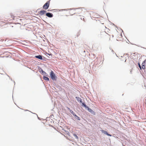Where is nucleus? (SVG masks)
<instances>
[{
  "label": "nucleus",
  "mask_w": 146,
  "mask_h": 146,
  "mask_svg": "<svg viewBox=\"0 0 146 146\" xmlns=\"http://www.w3.org/2000/svg\"><path fill=\"white\" fill-rule=\"evenodd\" d=\"M73 135L76 139H78V137L77 135L76 134H74Z\"/></svg>",
  "instance_id": "2eb2a0df"
},
{
  "label": "nucleus",
  "mask_w": 146,
  "mask_h": 146,
  "mask_svg": "<svg viewBox=\"0 0 146 146\" xmlns=\"http://www.w3.org/2000/svg\"><path fill=\"white\" fill-rule=\"evenodd\" d=\"M145 64V63H143V61L142 62V64H141V67L142 69H144L145 68V64Z\"/></svg>",
  "instance_id": "4468645a"
},
{
  "label": "nucleus",
  "mask_w": 146,
  "mask_h": 146,
  "mask_svg": "<svg viewBox=\"0 0 146 146\" xmlns=\"http://www.w3.org/2000/svg\"><path fill=\"white\" fill-rule=\"evenodd\" d=\"M67 109H68L69 110V111H70H70H72V110H70L69 108H68V107H67Z\"/></svg>",
  "instance_id": "aec40b11"
},
{
  "label": "nucleus",
  "mask_w": 146,
  "mask_h": 146,
  "mask_svg": "<svg viewBox=\"0 0 146 146\" xmlns=\"http://www.w3.org/2000/svg\"><path fill=\"white\" fill-rule=\"evenodd\" d=\"M42 57V56L41 55H38L35 56V57L36 58L41 60V59H43Z\"/></svg>",
  "instance_id": "6e6552de"
},
{
  "label": "nucleus",
  "mask_w": 146,
  "mask_h": 146,
  "mask_svg": "<svg viewBox=\"0 0 146 146\" xmlns=\"http://www.w3.org/2000/svg\"><path fill=\"white\" fill-rule=\"evenodd\" d=\"M70 113L71 114H72V115H73L75 117L76 119L78 120H80V117H78L75 114L74 112L70 110Z\"/></svg>",
  "instance_id": "7ed1b4c3"
},
{
  "label": "nucleus",
  "mask_w": 146,
  "mask_h": 146,
  "mask_svg": "<svg viewBox=\"0 0 146 146\" xmlns=\"http://www.w3.org/2000/svg\"><path fill=\"white\" fill-rule=\"evenodd\" d=\"M86 109H87L88 111L90 113L94 115H96V113L94 112L92 109L88 107Z\"/></svg>",
  "instance_id": "20e7f679"
},
{
  "label": "nucleus",
  "mask_w": 146,
  "mask_h": 146,
  "mask_svg": "<svg viewBox=\"0 0 146 146\" xmlns=\"http://www.w3.org/2000/svg\"><path fill=\"white\" fill-rule=\"evenodd\" d=\"M67 11V9H61V10H60V11Z\"/></svg>",
  "instance_id": "f3484780"
},
{
  "label": "nucleus",
  "mask_w": 146,
  "mask_h": 146,
  "mask_svg": "<svg viewBox=\"0 0 146 146\" xmlns=\"http://www.w3.org/2000/svg\"><path fill=\"white\" fill-rule=\"evenodd\" d=\"M75 98L78 102L80 103H82V99L80 98L79 97H76Z\"/></svg>",
  "instance_id": "f8f14e48"
},
{
  "label": "nucleus",
  "mask_w": 146,
  "mask_h": 146,
  "mask_svg": "<svg viewBox=\"0 0 146 146\" xmlns=\"http://www.w3.org/2000/svg\"><path fill=\"white\" fill-rule=\"evenodd\" d=\"M50 1H47L43 6V8L45 9H47L49 6Z\"/></svg>",
  "instance_id": "f03ea898"
},
{
  "label": "nucleus",
  "mask_w": 146,
  "mask_h": 146,
  "mask_svg": "<svg viewBox=\"0 0 146 146\" xmlns=\"http://www.w3.org/2000/svg\"><path fill=\"white\" fill-rule=\"evenodd\" d=\"M101 131L102 133H104V134H105L106 135H107L110 136H112L110 134H109L108 133V132L106 131H105V130H102Z\"/></svg>",
  "instance_id": "0eeeda50"
},
{
  "label": "nucleus",
  "mask_w": 146,
  "mask_h": 146,
  "mask_svg": "<svg viewBox=\"0 0 146 146\" xmlns=\"http://www.w3.org/2000/svg\"><path fill=\"white\" fill-rule=\"evenodd\" d=\"M26 111H28V110H26Z\"/></svg>",
  "instance_id": "bb28decb"
},
{
  "label": "nucleus",
  "mask_w": 146,
  "mask_h": 146,
  "mask_svg": "<svg viewBox=\"0 0 146 146\" xmlns=\"http://www.w3.org/2000/svg\"><path fill=\"white\" fill-rule=\"evenodd\" d=\"M46 16L49 18L52 17L53 16V15L52 13L49 12L46 13Z\"/></svg>",
  "instance_id": "423d86ee"
},
{
  "label": "nucleus",
  "mask_w": 146,
  "mask_h": 146,
  "mask_svg": "<svg viewBox=\"0 0 146 146\" xmlns=\"http://www.w3.org/2000/svg\"><path fill=\"white\" fill-rule=\"evenodd\" d=\"M41 60H43L44 61H46V58L44 57H43V59H41Z\"/></svg>",
  "instance_id": "dca6fc26"
},
{
  "label": "nucleus",
  "mask_w": 146,
  "mask_h": 146,
  "mask_svg": "<svg viewBox=\"0 0 146 146\" xmlns=\"http://www.w3.org/2000/svg\"><path fill=\"white\" fill-rule=\"evenodd\" d=\"M50 77L51 79L53 80H56V77L55 74L52 71H51L50 73Z\"/></svg>",
  "instance_id": "f257e3e1"
},
{
  "label": "nucleus",
  "mask_w": 146,
  "mask_h": 146,
  "mask_svg": "<svg viewBox=\"0 0 146 146\" xmlns=\"http://www.w3.org/2000/svg\"><path fill=\"white\" fill-rule=\"evenodd\" d=\"M139 68L141 70V69L142 68V67H141H141H139Z\"/></svg>",
  "instance_id": "b1692460"
},
{
  "label": "nucleus",
  "mask_w": 146,
  "mask_h": 146,
  "mask_svg": "<svg viewBox=\"0 0 146 146\" xmlns=\"http://www.w3.org/2000/svg\"><path fill=\"white\" fill-rule=\"evenodd\" d=\"M31 113H33V114H36V116H37V117H38V119H39V118H38V117L37 115L36 114V113H32V112H31Z\"/></svg>",
  "instance_id": "4be33fe9"
},
{
  "label": "nucleus",
  "mask_w": 146,
  "mask_h": 146,
  "mask_svg": "<svg viewBox=\"0 0 146 146\" xmlns=\"http://www.w3.org/2000/svg\"><path fill=\"white\" fill-rule=\"evenodd\" d=\"M122 30V32H123V31L122 30Z\"/></svg>",
  "instance_id": "a878e982"
},
{
  "label": "nucleus",
  "mask_w": 146,
  "mask_h": 146,
  "mask_svg": "<svg viewBox=\"0 0 146 146\" xmlns=\"http://www.w3.org/2000/svg\"><path fill=\"white\" fill-rule=\"evenodd\" d=\"M111 52H112L113 54H114V51H113V50H111Z\"/></svg>",
  "instance_id": "5701e85b"
},
{
  "label": "nucleus",
  "mask_w": 146,
  "mask_h": 146,
  "mask_svg": "<svg viewBox=\"0 0 146 146\" xmlns=\"http://www.w3.org/2000/svg\"><path fill=\"white\" fill-rule=\"evenodd\" d=\"M55 10V9H52V10H48V11H53V10Z\"/></svg>",
  "instance_id": "412c9836"
},
{
  "label": "nucleus",
  "mask_w": 146,
  "mask_h": 146,
  "mask_svg": "<svg viewBox=\"0 0 146 146\" xmlns=\"http://www.w3.org/2000/svg\"><path fill=\"white\" fill-rule=\"evenodd\" d=\"M44 75L43 76V79L47 81L49 80V78L48 77Z\"/></svg>",
  "instance_id": "ddd939ff"
},
{
  "label": "nucleus",
  "mask_w": 146,
  "mask_h": 146,
  "mask_svg": "<svg viewBox=\"0 0 146 146\" xmlns=\"http://www.w3.org/2000/svg\"><path fill=\"white\" fill-rule=\"evenodd\" d=\"M45 55L48 58H51L52 57V54L51 53H46Z\"/></svg>",
  "instance_id": "9b49d317"
},
{
  "label": "nucleus",
  "mask_w": 146,
  "mask_h": 146,
  "mask_svg": "<svg viewBox=\"0 0 146 146\" xmlns=\"http://www.w3.org/2000/svg\"><path fill=\"white\" fill-rule=\"evenodd\" d=\"M115 55H116V56L117 57H118V56H117V54H116V53H115Z\"/></svg>",
  "instance_id": "393cba45"
},
{
  "label": "nucleus",
  "mask_w": 146,
  "mask_h": 146,
  "mask_svg": "<svg viewBox=\"0 0 146 146\" xmlns=\"http://www.w3.org/2000/svg\"><path fill=\"white\" fill-rule=\"evenodd\" d=\"M143 63H145L146 64V59L143 61Z\"/></svg>",
  "instance_id": "6ab92c4d"
},
{
  "label": "nucleus",
  "mask_w": 146,
  "mask_h": 146,
  "mask_svg": "<svg viewBox=\"0 0 146 146\" xmlns=\"http://www.w3.org/2000/svg\"><path fill=\"white\" fill-rule=\"evenodd\" d=\"M81 103V105L83 107H84V108H85L86 109L88 107V106H87L86 105V104L85 103H84V102H82V103Z\"/></svg>",
  "instance_id": "9d476101"
},
{
  "label": "nucleus",
  "mask_w": 146,
  "mask_h": 146,
  "mask_svg": "<svg viewBox=\"0 0 146 146\" xmlns=\"http://www.w3.org/2000/svg\"><path fill=\"white\" fill-rule=\"evenodd\" d=\"M45 13H46V11H45L44 10H41L40 11L39 14L40 15L42 16L44 15Z\"/></svg>",
  "instance_id": "1a4fd4ad"
},
{
  "label": "nucleus",
  "mask_w": 146,
  "mask_h": 146,
  "mask_svg": "<svg viewBox=\"0 0 146 146\" xmlns=\"http://www.w3.org/2000/svg\"><path fill=\"white\" fill-rule=\"evenodd\" d=\"M138 66H139V67H141V65H140V64L139 63H138Z\"/></svg>",
  "instance_id": "a211bd4d"
},
{
  "label": "nucleus",
  "mask_w": 146,
  "mask_h": 146,
  "mask_svg": "<svg viewBox=\"0 0 146 146\" xmlns=\"http://www.w3.org/2000/svg\"><path fill=\"white\" fill-rule=\"evenodd\" d=\"M39 72L42 74L44 75L45 76H46L47 74L44 71H43L41 68H39Z\"/></svg>",
  "instance_id": "39448f33"
}]
</instances>
